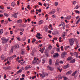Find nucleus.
Segmentation results:
<instances>
[{
	"instance_id": "obj_40",
	"label": "nucleus",
	"mask_w": 80,
	"mask_h": 80,
	"mask_svg": "<svg viewBox=\"0 0 80 80\" xmlns=\"http://www.w3.org/2000/svg\"><path fill=\"white\" fill-rule=\"evenodd\" d=\"M27 67L28 68H32V66H31L28 65L27 66Z\"/></svg>"
},
{
	"instance_id": "obj_62",
	"label": "nucleus",
	"mask_w": 80,
	"mask_h": 80,
	"mask_svg": "<svg viewBox=\"0 0 80 80\" xmlns=\"http://www.w3.org/2000/svg\"><path fill=\"white\" fill-rule=\"evenodd\" d=\"M8 59H9V60H11V59H12V57H9L8 58Z\"/></svg>"
},
{
	"instance_id": "obj_61",
	"label": "nucleus",
	"mask_w": 80,
	"mask_h": 80,
	"mask_svg": "<svg viewBox=\"0 0 80 80\" xmlns=\"http://www.w3.org/2000/svg\"><path fill=\"white\" fill-rule=\"evenodd\" d=\"M9 69H10V66H8L7 67V70H9Z\"/></svg>"
},
{
	"instance_id": "obj_8",
	"label": "nucleus",
	"mask_w": 80,
	"mask_h": 80,
	"mask_svg": "<svg viewBox=\"0 0 80 80\" xmlns=\"http://www.w3.org/2000/svg\"><path fill=\"white\" fill-rule=\"evenodd\" d=\"M47 68L48 70H51V71H52L53 70V68L51 67L50 66H48Z\"/></svg>"
},
{
	"instance_id": "obj_18",
	"label": "nucleus",
	"mask_w": 80,
	"mask_h": 80,
	"mask_svg": "<svg viewBox=\"0 0 80 80\" xmlns=\"http://www.w3.org/2000/svg\"><path fill=\"white\" fill-rule=\"evenodd\" d=\"M17 23H22V20L21 19H19V20L17 21Z\"/></svg>"
},
{
	"instance_id": "obj_48",
	"label": "nucleus",
	"mask_w": 80,
	"mask_h": 80,
	"mask_svg": "<svg viewBox=\"0 0 80 80\" xmlns=\"http://www.w3.org/2000/svg\"><path fill=\"white\" fill-rule=\"evenodd\" d=\"M8 20L9 21V22H12V20H10V18H8Z\"/></svg>"
},
{
	"instance_id": "obj_3",
	"label": "nucleus",
	"mask_w": 80,
	"mask_h": 80,
	"mask_svg": "<svg viewBox=\"0 0 80 80\" xmlns=\"http://www.w3.org/2000/svg\"><path fill=\"white\" fill-rule=\"evenodd\" d=\"M21 53L22 55H25V52H26V50H25V49L22 48L21 49Z\"/></svg>"
},
{
	"instance_id": "obj_47",
	"label": "nucleus",
	"mask_w": 80,
	"mask_h": 80,
	"mask_svg": "<svg viewBox=\"0 0 80 80\" xmlns=\"http://www.w3.org/2000/svg\"><path fill=\"white\" fill-rule=\"evenodd\" d=\"M72 2H73V4L74 5H75V4L77 3V2L76 1Z\"/></svg>"
},
{
	"instance_id": "obj_49",
	"label": "nucleus",
	"mask_w": 80,
	"mask_h": 80,
	"mask_svg": "<svg viewBox=\"0 0 80 80\" xmlns=\"http://www.w3.org/2000/svg\"><path fill=\"white\" fill-rule=\"evenodd\" d=\"M41 62V61H38V62H37V64H40Z\"/></svg>"
},
{
	"instance_id": "obj_36",
	"label": "nucleus",
	"mask_w": 80,
	"mask_h": 80,
	"mask_svg": "<svg viewBox=\"0 0 80 80\" xmlns=\"http://www.w3.org/2000/svg\"><path fill=\"white\" fill-rule=\"evenodd\" d=\"M35 41H36V39L34 38H33V40L32 41V43H33V42H35Z\"/></svg>"
},
{
	"instance_id": "obj_16",
	"label": "nucleus",
	"mask_w": 80,
	"mask_h": 80,
	"mask_svg": "<svg viewBox=\"0 0 80 80\" xmlns=\"http://www.w3.org/2000/svg\"><path fill=\"white\" fill-rule=\"evenodd\" d=\"M59 63V60H58V59H57L56 60L55 64L56 65H58Z\"/></svg>"
},
{
	"instance_id": "obj_29",
	"label": "nucleus",
	"mask_w": 80,
	"mask_h": 80,
	"mask_svg": "<svg viewBox=\"0 0 80 80\" xmlns=\"http://www.w3.org/2000/svg\"><path fill=\"white\" fill-rule=\"evenodd\" d=\"M80 22V18H79L78 19V20L77 22L76 23V24H78L79 22Z\"/></svg>"
},
{
	"instance_id": "obj_15",
	"label": "nucleus",
	"mask_w": 80,
	"mask_h": 80,
	"mask_svg": "<svg viewBox=\"0 0 80 80\" xmlns=\"http://www.w3.org/2000/svg\"><path fill=\"white\" fill-rule=\"evenodd\" d=\"M52 63V60L50 59L49 61V65H51Z\"/></svg>"
},
{
	"instance_id": "obj_1",
	"label": "nucleus",
	"mask_w": 80,
	"mask_h": 80,
	"mask_svg": "<svg viewBox=\"0 0 80 80\" xmlns=\"http://www.w3.org/2000/svg\"><path fill=\"white\" fill-rule=\"evenodd\" d=\"M1 40H2V43H7L8 41L10 39L9 38L6 39L5 38L3 37L1 38Z\"/></svg>"
},
{
	"instance_id": "obj_33",
	"label": "nucleus",
	"mask_w": 80,
	"mask_h": 80,
	"mask_svg": "<svg viewBox=\"0 0 80 80\" xmlns=\"http://www.w3.org/2000/svg\"><path fill=\"white\" fill-rule=\"evenodd\" d=\"M3 32V29H1L0 31V33H1V34H2Z\"/></svg>"
},
{
	"instance_id": "obj_6",
	"label": "nucleus",
	"mask_w": 80,
	"mask_h": 80,
	"mask_svg": "<svg viewBox=\"0 0 80 80\" xmlns=\"http://www.w3.org/2000/svg\"><path fill=\"white\" fill-rule=\"evenodd\" d=\"M67 55V52H62V54H61V57L62 58H64L65 56Z\"/></svg>"
},
{
	"instance_id": "obj_21",
	"label": "nucleus",
	"mask_w": 80,
	"mask_h": 80,
	"mask_svg": "<svg viewBox=\"0 0 80 80\" xmlns=\"http://www.w3.org/2000/svg\"><path fill=\"white\" fill-rule=\"evenodd\" d=\"M44 52L45 53V55L46 56H48V52L47 51V50H45Z\"/></svg>"
},
{
	"instance_id": "obj_10",
	"label": "nucleus",
	"mask_w": 80,
	"mask_h": 80,
	"mask_svg": "<svg viewBox=\"0 0 80 80\" xmlns=\"http://www.w3.org/2000/svg\"><path fill=\"white\" fill-rule=\"evenodd\" d=\"M39 74L40 75L41 77H42V78H44V77H45V75L44 73L42 74L41 73H39Z\"/></svg>"
},
{
	"instance_id": "obj_9",
	"label": "nucleus",
	"mask_w": 80,
	"mask_h": 80,
	"mask_svg": "<svg viewBox=\"0 0 80 80\" xmlns=\"http://www.w3.org/2000/svg\"><path fill=\"white\" fill-rule=\"evenodd\" d=\"M11 5L12 7H14L15 5H16V3H15V2H13L11 3Z\"/></svg>"
},
{
	"instance_id": "obj_34",
	"label": "nucleus",
	"mask_w": 80,
	"mask_h": 80,
	"mask_svg": "<svg viewBox=\"0 0 80 80\" xmlns=\"http://www.w3.org/2000/svg\"><path fill=\"white\" fill-rule=\"evenodd\" d=\"M13 49H12L11 48V50L10 51V53H13Z\"/></svg>"
},
{
	"instance_id": "obj_52",
	"label": "nucleus",
	"mask_w": 80,
	"mask_h": 80,
	"mask_svg": "<svg viewBox=\"0 0 80 80\" xmlns=\"http://www.w3.org/2000/svg\"><path fill=\"white\" fill-rule=\"evenodd\" d=\"M78 53L76 55V58H78Z\"/></svg>"
},
{
	"instance_id": "obj_50",
	"label": "nucleus",
	"mask_w": 80,
	"mask_h": 80,
	"mask_svg": "<svg viewBox=\"0 0 80 80\" xmlns=\"http://www.w3.org/2000/svg\"><path fill=\"white\" fill-rule=\"evenodd\" d=\"M39 51L40 52H41L42 53H43V51H42V49H41V50H39Z\"/></svg>"
},
{
	"instance_id": "obj_57",
	"label": "nucleus",
	"mask_w": 80,
	"mask_h": 80,
	"mask_svg": "<svg viewBox=\"0 0 80 80\" xmlns=\"http://www.w3.org/2000/svg\"><path fill=\"white\" fill-rule=\"evenodd\" d=\"M64 80H68V78H67L65 77H64Z\"/></svg>"
},
{
	"instance_id": "obj_56",
	"label": "nucleus",
	"mask_w": 80,
	"mask_h": 80,
	"mask_svg": "<svg viewBox=\"0 0 80 80\" xmlns=\"http://www.w3.org/2000/svg\"><path fill=\"white\" fill-rule=\"evenodd\" d=\"M21 64L22 65H24L25 64L24 62H21Z\"/></svg>"
},
{
	"instance_id": "obj_54",
	"label": "nucleus",
	"mask_w": 80,
	"mask_h": 80,
	"mask_svg": "<svg viewBox=\"0 0 80 80\" xmlns=\"http://www.w3.org/2000/svg\"><path fill=\"white\" fill-rule=\"evenodd\" d=\"M78 53L75 52L74 53V55H76Z\"/></svg>"
},
{
	"instance_id": "obj_12",
	"label": "nucleus",
	"mask_w": 80,
	"mask_h": 80,
	"mask_svg": "<svg viewBox=\"0 0 80 80\" xmlns=\"http://www.w3.org/2000/svg\"><path fill=\"white\" fill-rule=\"evenodd\" d=\"M58 55H59V54L58 53H56L54 54L53 57L54 58H55V57L57 58L58 57Z\"/></svg>"
},
{
	"instance_id": "obj_35",
	"label": "nucleus",
	"mask_w": 80,
	"mask_h": 80,
	"mask_svg": "<svg viewBox=\"0 0 80 80\" xmlns=\"http://www.w3.org/2000/svg\"><path fill=\"white\" fill-rule=\"evenodd\" d=\"M12 59L13 58H16V57H17V56H16V55H14L13 56H12Z\"/></svg>"
},
{
	"instance_id": "obj_32",
	"label": "nucleus",
	"mask_w": 80,
	"mask_h": 80,
	"mask_svg": "<svg viewBox=\"0 0 80 80\" xmlns=\"http://www.w3.org/2000/svg\"><path fill=\"white\" fill-rule=\"evenodd\" d=\"M38 36H40V33H37V35H36V37H38Z\"/></svg>"
},
{
	"instance_id": "obj_17",
	"label": "nucleus",
	"mask_w": 80,
	"mask_h": 80,
	"mask_svg": "<svg viewBox=\"0 0 80 80\" xmlns=\"http://www.w3.org/2000/svg\"><path fill=\"white\" fill-rule=\"evenodd\" d=\"M69 67H70V65L68 64H67L64 67V69H66V68H68Z\"/></svg>"
},
{
	"instance_id": "obj_51",
	"label": "nucleus",
	"mask_w": 80,
	"mask_h": 80,
	"mask_svg": "<svg viewBox=\"0 0 80 80\" xmlns=\"http://www.w3.org/2000/svg\"><path fill=\"white\" fill-rule=\"evenodd\" d=\"M27 7V8H28V9H30V5H28Z\"/></svg>"
},
{
	"instance_id": "obj_25",
	"label": "nucleus",
	"mask_w": 80,
	"mask_h": 80,
	"mask_svg": "<svg viewBox=\"0 0 80 80\" xmlns=\"http://www.w3.org/2000/svg\"><path fill=\"white\" fill-rule=\"evenodd\" d=\"M22 72V69H20L19 71L17 72V73L18 74V73H21Z\"/></svg>"
},
{
	"instance_id": "obj_31",
	"label": "nucleus",
	"mask_w": 80,
	"mask_h": 80,
	"mask_svg": "<svg viewBox=\"0 0 80 80\" xmlns=\"http://www.w3.org/2000/svg\"><path fill=\"white\" fill-rule=\"evenodd\" d=\"M72 58L71 57H69L67 58L68 60H72Z\"/></svg>"
},
{
	"instance_id": "obj_38",
	"label": "nucleus",
	"mask_w": 80,
	"mask_h": 80,
	"mask_svg": "<svg viewBox=\"0 0 80 80\" xmlns=\"http://www.w3.org/2000/svg\"><path fill=\"white\" fill-rule=\"evenodd\" d=\"M48 28H46L45 29V31L46 32H48Z\"/></svg>"
},
{
	"instance_id": "obj_23",
	"label": "nucleus",
	"mask_w": 80,
	"mask_h": 80,
	"mask_svg": "<svg viewBox=\"0 0 80 80\" xmlns=\"http://www.w3.org/2000/svg\"><path fill=\"white\" fill-rule=\"evenodd\" d=\"M65 18L66 19H68V20H69V19H71V16H68L67 17H66Z\"/></svg>"
},
{
	"instance_id": "obj_59",
	"label": "nucleus",
	"mask_w": 80,
	"mask_h": 80,
	"mask_svg": "<svg viewBox=\"0 0 80 80\" xmlns=\"http://www.w3.org/2000/svg\"><path fill=\"white\" fill-rule=\"evenodd\" d=\"M57 50L58 52H60V48H57Z\"/></svg>"
},
{
	"instance_id": "obj_13",
	"label": "nucleus",
	"mask_w": 80,
	"mask_h": 80,
	"mask_svg": "<svg viewBox=\"0 0 80 80\" xmlns=\"http://www.w3.org/2000/svg\"><path fill=\"white\" fill-rule=\"evenodd\" d=\"M43 23V20H41L38 22V25H41V24H42Z\"/></svg>"
},
{
	"instance_id": "obj_63",
	"label": "nucleus",
	"mask_w": 80,
	"mask_h": 80,
	"mask_svg": "<svg viewBox=\"0 0 80 80\" xmlns=\"http://www.w3.org/2000/svg\"><path fill=\"white\" fill-rule=\"evenodd\" d=\"M25 70H27V69H28V68L27 66H26V67H25Z\"/></svg>"
},
{
	"instance_id": "obj_11",
	"label": "nucleus",
	"mask_w": 80,
	"mask_h": 80,
	"mask_svg": "<svg viewBox=\"0 0 80 80\" xmlns=\"http://www.w3.org/2000/svg\"><path fill=\"white\" fill-rule=\"evenodd\" d=\"M78 73V71H76L74 72H73L72 74V76H75V74H77Z\"/></svg>"
},
{
	"instance_id": "obj_46",
	"label": "nucleus",
	"mask_w": 80,
	"mask_h": 80,
	"mask_svg": "<svg viewBox=\"0 0 80 80\" xmlns=\"http://www.w3.org/2000/svg\"><path fill=\"white\" fill-rule=\"evenodd\" d=\"M63 46H62L61 47V49L62 51H63Z\"/></svg>"
},
{
	"instance_id": "obj_30",
	"label": "nucleus",
	"mask_w": 80,
	"mask_h": 80,
	"mask_svg": "<svg viewBox=\"0 0 80 80\" xmlns=\"http://www.w3.org/2000/svg\"><path fill=\"white\" fill-rule=\"evenodd\" d=\"M62 27H65V23L64 22H62Z\"/></svg>"
},
{
	"instance_id": "obj_27",
	"label": "nucleus",
	"mask_w": 80,
	"mask_h": 80,
	"mask_svg": "<svg viewBox=\"0 0 80 80\" xmlns=\"http://www.w3.org/2000/svg\"><path fill=\"white\" fill-rule=\"evenodd\" d=\"M58 78H59L60 79H62V77H61V75H59Z\"/></svg>"
},
{
	"instance_id": "obj_7",
	"label": "nucleus",
	"mask_w": 80,
	"mask_h": 80,
	"mask_svg": "<svg viewBox=\"0 0 80 80\" xmlns=\"http://www.w3.org/2000/svg\"><path fill=\"white\" fill-rule=\"evenodd\" d=\"M55 12H56V11H55V9H53L52 10V11L49 12V13L50 15H51V14H54V13H55Z\"/></svg>"
},
{
	"instance_id": "obj_22",
	"label": "nucleus",
	"mask_w": 80,
	"mask_h": 80,
	"mask_svg": "<svg viewBox=\"0 0 80 80\" xmlns=\"http://www.w3.org/2000/svg\"><path fill=\"white\" fill-rule=\"evenodd\" d=\"M72 73V71H69L68 72L66 73V75H69L70 74H71Z\"/></svg>"
},
{
	"instance_id": "obj_26",
	"label": "nucleus",
	"mask_w": 80,
	"mask_h": 80,
	"mask_svg": "<svg viewBox=\"0 0 80 80\" xmlns=\"http://www.w3.org/2000/svg\"><path fill=\"white\" fill-rule=\"evenodd\" d=\"M4 15L5 17H8V14L6 13H4Z\"/></svg>"
},
{
	"instance_id": "obj_58",
	"label": "nucleus",
	"mask_w": 80,
	"mask_h": 80,
	"mask_svg": "<svg viewBox=\"0 0 80 80\" xmlns=\"http://www.w3.org/2000/svg\"><path fill=\"white\" fill-rule=\"evenodd\" d=\"M36 76H33L32 78V79H34L35 78H36Z\"/></svg>"
},
{
	"instance_id": "obj_4",
	"label": "nucleus",
	"mask_w": 80,
	"mask_h": 80,
	"mask_svg": "<svg viewBox=\"0 0 80 80\" xmlns=\"http://www.w3.org/2000/svg\"><path fill=\"white\" fill-rule=\"evenodd\" d=\"M19 48V45H16L14 46H12L11 48L12 49V50H13L15 49H16V48Z\"/></svg>"
},
{
	"instance_id": "obj_41",
	"label": "nucleus",
	"mask_w": 80,
	"mask_h": 80,
	"mask_svg": "<svg viewBox=\"0 0 80 80\" xmlns=\"http://www.w3.org/2000/svg\"><path fill=\"white\" fill-rule=\"evenodd\" d=\"M52 47L51 46H49L48 48L49 50H51L52 49Z\"/></svg>"
},
{
	"instance_id": "obj_19",
	"label": "nucleus",
	"mask_w": 80,
	"mask_h": 80,
	"mask_svg": "<svg viewBox=\"0 0 80 80\" xmlns=\"http://www.w3.org/2000/svg\"><path fill=\"white\" fill-rule=\"evenodd\" d=\"M32 64H35V63H37V60H34L32 62Z\"/></svg>"
},
{
	"instance_id": "obj_64",
	"label": "nucleus",
	"mask_w": 80,
	"mask_h": 80,
	"mask_svg": "<svg viewBox=\"0 0 80 80\" xmlns=\"http://www.w3.org/2000/svg\"><path fill=\"white\" fill-rule=\"evenodd\" d=\"M20 31H22V32H23L24 31V29H20Z\"/></svg>"
},
{
	"instance_id": "obj_45",
	"label": "nucleus",
	"mask_w": 80,
	"mask_h": 80,
	"mask_svg": "<svg viewBox=\"0 0 80 80\" xmlns=\"http://www.w3.org/2000/svg\"><path fill=\"white\" fill-rule=\"evenodd\" d=\"M17 39L19 41V40H20V37H17Z\"/></svg>"
},
{
	"instance_id": "obj_28",
	"label": "nucleus",
	"mask_w": 80,
	"mask_h": 80,
	"mask_svg": "<svg viewBox=\"0 0 80 80\" xmlns=\"http://www.w3.org/2000/svg\"><path fill=\"white\" fill-rule=\"evenodd\" d=\"M80 6H78V5H77L76 6L75 8L76 9H78V8H80Z\"/></svg>"
},
{
	"instance_id": "obj_2",
	"label": "nucleus",
	"mask_w": 80,
	"mask_h": 80,
	"mask_svg": "<svg viewBox=\"0 0 80 80\" xmlns=\"http://www.w3.org/2000/svg\"><path fill=\"white\" fill-rule=\"evenodd\" d=\"M69 43L70 44V46H72L74 43V39L72 38L69 39Z\"/></svg>"
},
{
	"instance_id": "obj_53",
	"label": "nucleus",
	"mask_w": 80,
	"mask_h": 80,
	"mask_svg": "<svg viewBox=\"0 0 80 80\" xmlns=\"http://www.w3.org/2000/svg\"><path fill=\"white\" fill-rule=\"evenodd\" d=\"M20 2L18 1H17V4L18 6H19V5H20Z\"/></svg>"
},
{
	"instance_id": "obj_37",
	"label": "nucleus",
	"mask_w": 80,
	"mask_h": 80,
	"mask_svg": "<svg viewBox=\"0 0 80 80\" xmlns=\"http://www.w3.org/2000/svg\"><path fill=\"white\" fill-rule=\"evenodd\" d=\"M51 53L52 54H53V53H54V50H52L51 51Z\"/></svg>"
},
{
	"instance_id": "obj_5",
	"label": "nucleus",
	"mask_w": 80,
	"mask_h": 80,
	"mask_svg": "<svg viewBox=\"0 0 80 80\" xmlns=\"http://www.w3.org/2000/svg\"><path fill=\"white\" fill-rule=\"evenodd\" d=\"M17 14H18V12L14 13V14H12V17H14V18H17Z\"/></svg>"
},
{
	"instance_id": "obj_60",
	"label": "nucleus",
	"mask_w": 80,
	"mask_h": 80,
	"mask_svg": "<svg viewBox=\"0 0 80 80\" xmlns=\"http://www.w3.org/2000/svg\"><path fill=\"white\" fill-rule=\"evenodd\" d=\"M37 37V38H38V39H42V38H41V37Z\"/></svg>"
},
{
	"instance_id": "obj_24",
	"label": "nucleus",
	"mask_w": 80,
	"mask_h": 80,
	"mask_svg": "<svg viewBox=\"0 0 80 80\" xmlns=\"http://www.w3.org/2000/svg\"><path fill=\"white\" fill-rule=\"evenodd\" d=\"M75 62V59H73L72 61H70V63H74Z\"/></svg>"
},
{
	"instance_id": "obj_42",
	"label": "nucleus",
	"mask_w": 80,
	"mask_h": 80,
	"mask_svg": "<svg viewBox=\"0 0 80 80\" xmlns=\"http://www.w3.org/2000/svg\"><path fill=\"white\" fill-rule=\"evenodd\" d=\"M55 6H57L58 5V2H55Z\"/></svg>"
},
{
	"instance_id": "obj_55",
	"label": "nucleus",
	"mask_w": 80,
	"mask_h": 80,
	"mask_svg": "<svg viewBox=\"0 0 80 80\" xmlns=\"http://www.w3.org/2000/svg\"><path fill=\"white\" fill-rule=\"evenodd\" d=\"M59 63H61V64H63V62L62 61H61L59 62Z\"/></svg>"
},
{
	"instance_id": "obj_39",
	"label": "nucleus",
	"mask_w": 80,
	"mask_h": 80,
	"mask_svg": "<svg viewBox=\"0 0 80 80\" xmlns=\"http://www.w3.org/2000/svg\"><path fill=\"white\" fill-rule=\"evenodd\" d=\"M1 57L2 60H3V59H4V55H2Z\"/></svg>"
},
{
	"instance_id": "obj_44",
	"label": "nucleus",
	"mask_w": 80,
	"mask_h": 80,
	"mask_svg": "<svg viewBox=\"0 0 80 80\" xmlns=\"http://www.w3.org/2000/svg\"><path fill=\"white\" fill-rule=\"evenodd\" d=\"M75 12H76V13H78L79 14V13H80V12L79 11H77V10H76Z\"/></svg>"
},
{
	"instance_id": "obj_20",
	"label": "nucleus",
	"mask_w": 80,
	"mask_h": 80,
	"mask_svg": "<svg viewBox=\"0 0 80 80\" xmlns=\"http://www.w3.org/2000/svg\"><path fill=\"white\" fill-rule=\"evenodd\" d=\"M66 32H64L62 33V37L63 38H64L65 37V35H66Z\"/></svg>"
},
{
	"instance_id": "obj_14",
	"label": "nucleus",
	"mask_w": 80,
	"mask_h": 80,
	"mask_svg": "<svg viewBox=\"0 0 80 80\" xmlns=\"http://www.w3.org/2000/svg\"><path fill=\"white\" fill-rule=\"evenodd\" d=\"M57 10L58 13H60L61 12V9L59 7H58L57 8Z\"/></svg>"
},
{
	"instance_id": "obj_43",
	"label": "nucleus",
	"mask_w": 80,
	"mask_h": 80,
	"mask_svg": "<svg viewBox=\"0 0 80 80\" xmlns=\"http://www.w3.org/2000/svg\"><path fill=\"white\" fill-rule=\"evenodd\" d=\"M22 40H23V41H25V40H26V38H22Z\"/></svg>"
}]
</instances>
